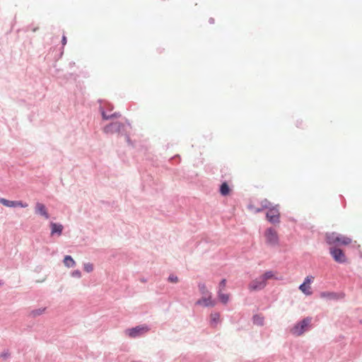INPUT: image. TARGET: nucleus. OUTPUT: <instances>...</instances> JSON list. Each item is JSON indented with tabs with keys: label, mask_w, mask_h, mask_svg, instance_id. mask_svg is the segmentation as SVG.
Listing matches in <instances>:
<instances>
[{
	"label": "nucleus",
	"mask_w": 362,
	"mask_h": 362,
	"mask_svg": "<svg viewBox=\"0 0 362 362\" xmlns=\"http://www.w3.org/2000/svg\"><path fill=\"white\" fill-rule=\"evenodd\" d=\"M198 288H199V292L204 296H209L211 295V293L209 291V290L207 289L205 284L204 283H199L198 284Z\"/></svg>",
	"instance_id": "nucleus-18"
},
{
	"label": "nucleus",
	"mask_w": 362,
	"mask_h": 362,
	"mask_svg": "<svg viewBox=\"0 0 362 362\" xmlns=\"http://www.w3.org/2000/svg\"><path fill=\"white\" fill-rule=\"evenodd\" d=\"M124 127V122H113L105 127V134H120Z\"/></svg>",
	"instance_id": "nucleus-4"
},
{
	"label": "nucleus",
	"mask_w": 362,
	"mask_h": 362,
	"mask_svg": "<svg viewBox=\"0 0 362 362\" xmlns=\"http://www.w3.org/2000/svg\"><path fill=\"white\" fill-rule=\"evenodd\" d=\"M226 279H222L221 281V282L219 283V291H221V289L226 286Z\"/></svg>",
	"instance_id": "nucleus-31"
},
{
	"label": "nucleus",
	"mask_w": 362,
	"mask_h": 362,
	"mask_svg": "<svg viewBox=\"0 0 362 362\" xmlns=\"http://www.w3.org/2000/svg\"><path fill=\"white\" fill-rule=\"evenodd\" d=\"M0 203L8 207H15V201H10L6 199L0 197Z\"/></svg>",
	"instance_id": "nucleus-22"
},
{
	"label": "nucleus",
	"mask_w": 362,
	"mask_h": 362,
	"mask_svg": "<svg viewBox=\"0 0 362 362\" xmlns=\"http://www.w3.org/2000/svg\"><path fill=\"white\" fill-rule=\"evenodd\" d=\"M338 238H339V240L336 245H348L352 241L351 238H350L347 236H344L339 233Z\"/></svg>",
	"instance_id": "nucleus-14"
},
{
	"label": "nucleus",
	"mask_w": 362,
	"mask_h": 362,
	"mask_svg": "<svg viewBox=\"0 0 362 362\" xmlns=\"http://www.w3.org/2000/svg\"><path fill=\"white\" fill-rule=\"evenodd\" d=\"M211 325L214 327L217 325L219 321L220 314L218 313H214L211 314Z\"/></svg>",
	"instance_id": "nucleus-19"
},
{
	"label": "nucleus",
	"mask_w": 362,
	"mask_h": 362,
	"mask_svg": "<svg viewBox=\"0 0 362 362\" xmlns=\"http://www.w3.org/2000/svg\"><path fill=\"white\" fill-rule=\"evenodd\" d=\"M10 356V353L8 349L4 350L0 355V357L6 360Z\"/></svg>",
	"instance_id": "nucleus-29"
},
{
	"label": "nucleus",
	"mask_w": 362,
	"mask_h": 362,
	"mask_svg": "<svg viewBox=\"0 0 362 362\" xmlns=\"http://www.w3.org/2000/svg\"><path fill=\"white\" fill-rule=\"evenodd\" d=\"M15 207L20 206L22 208H25L28 206V204L26 203H23L22 201H15Z\"/></svg>",
	"instance_id": "nucleus-30"
},
{
	"label": "nucleus",
	"mask_w": 362,
	"mask_h": 362,
	"mask_svg": "<svg viewBox=\"0 0 362 362\" xmlns=\"http://www.w3.org/2000/svg\"><path fill=\"white\" fill-rule=\"evenodd\" d=\"M83 269L85 272L90 273L93 270V265L91 263H86L83 265Z\"/></svg>",
	"instance_id": "nucleus-26"
},
{
	"label": "nucleus",
	"mask_w": 362,
	"mask_h": 362,
	"mask_svg": "<svg viewBox=\"0 0 362 362\" xmlns=\"http://www.w3.org/2000/svg\"><path fill=\"white\" fill-rule=\"evenodd\" d=\"M218 298L221 303L226 304L228 303L229 298L228 294L222 293L221 291H218Z\"/></svg>",
	"instance_id": "nucleus-24"
},
{
	"label": "nucleus",
	"mask_w": 362,
	"mask_h": 362,
	"mask_svg": "<svg viewBox=\"0 0 362 362\" xmlns=\"http://www.w3.org/2000/svg\"><path fill=\"white\" fill-rule=\"evenodd\" d=\"M344 293H336V292H330V291H323L320 293V297L323 298H326L330 300H337L339 299H342L344 297Z\"/></svg>",
	"instance_id": "nucleus-7"
},
{
	"label": "nucleus",
	"mask_w": 362,
	"mask_h": 362,
	"mask_svg": "<svg viewBox=\"0 0 362 362\" xmlns=\"http://www.w3.org/2000/svg\"><path fill=\"white\" fill-rule=\"evenodd\" d=\"M265 283L269 279H271L274 276V274L272 271H267L260 276Z\"/></svg>",
	"instance_id": "nucleus-23"
},
{
	"label": "nucleus",
	"mask_w": 362,
	"mask_h": 362,
	"mask_svg": "<svg viewBox=\"0 0 362 362\" xmlns=\"http://www.w3.org/2000/svg\"><path fill=\"white\" fill-rule=\"evenodd\" d=\"M230 187L226 182H223L219 188V192L221 195L223 196H227L230 193Z\"/></svg>",
	"instance_id": "nucleus-16"
},
{
	"label": "nucleus",
	"mask_w": 362,
	"mask_h": 362,
	"mask_svg": "<svg viewBox=\"0 0 362 362\" xmlns=\"http://www.w3.org/2000/svg\"><path fill=\"white\" fill-rule=\"evenodd\" d=\"M50 228H51V233L53 234H57L59 235H62L63 231V226L60 223H50Z\"/></svg>",
	"instance_id": "nucleus-13"
},
{
	"label": "nucleus",
	"mask_w": 362,
	"mask_h": 362,
	"mask_svg": "<svg viewBox=\"0 0 362 362\" xmlns=\"http://www.w3.org/2000/svg\"><path fill=\"white\" fill-rule=\"evenodd\" d=\"M266 213L267 220L272 224H277L280 223L279 205L276 204L267 209Z\"/></svg>",
	"instance_id": "nucleus-2"
},
{
	"label": "nucleus",
	"mask_w": 362,
	"mask_h": 362,
	"mask_svg": "<svg viewBox=\"0 0 362 362\" xmlns=\"http://www.w3.org/2000/svg\"><path fill=\"white\" fill-rule=\"evenodd\" d=\"M267 285L261 276L252 280L249 284V289L251 291H260Z\"/></svg>",
	"instance_id": "nucleus-6"
},
{
	"label": "nucleus",
	"mask_w": 362,
	"mask_h": 362,
	"mask_svg": "<svg viewBox=\"0 0 362 362\" xmlns=\"http://www.w3.org/2000/svg\"><path fill=\"white\" fill-rule=\"evenodd\" d=\"M63 262L68 268L74 267L76 265V262L70 255H66L64 258Z\"/></svg>",
	"instance_id": "nucleus-15"
},
{
	"label": "nucleus",
	"mask_w": 362,
	"mask_h": 362,
	"mask_svg": "<svg viewBox=\"0 0 362 362\" xmlns=\"http://www.w3.org/2000/svg\"><path fill=\"white\" fill-rule=\"evenodd\" d=\"M339 233L336 232L327 233L325 235L326 243L328 245H337L339 242Z\"/></svg>",
	"instance_id": "nucleus-10"
},
{
	"label": "nucleus",
	"mask_w": 362,
	"mask_h": 362,
	"mask_svg": "<svg viewBox=\"0 0 362 362\" xmlns=\"http://www.w3.org/2000/svg\"><path fill=\"white\" fill-rule=\"evenodd\" d=\"M102 116L103 119L107 120V119H113L118 118L121 117V115L118 112H115L113 114H107V112L103 111L102 112Z\"/></svg>",
	"instance_id": "nucleus-17"
},
{
	"label": "nucleus",
	"mask_w": 362,
	"mask_h": 362,
	"mask_svg": "<svg viewBox=\"0 0 362 362\" xmlns=\"http://www.w3.org/2000/svg\"><path fill=\"white\" fill-rule=\"evenodd\" d=\"M313 279V276H307L305 279V281L303 284H301L299 286V289L305 295L309 296L312 294V292L310 291L309 284L312 281Z\"/></svg>",
	"instance_id": "nucleus-9"
},
{
	"label": "nucleus",
	"mask_w": 362,
	"mask_h": 362,
	"mask_svg": "<svg viewBox=\"0 0 362 362\" xmlns=\"http://www.w3.org/2000/svg\"><path fill=\"white\" fill-rule=\"evenodd\" d=\"M45 309H46L45 308H38V309L33 310L32 311H30L29 315L32 317H36L37 316L42 315L44 313V312L45 311Z\"/></svg>",
	"instance_id": "nucleus-20"
},
{
	"label": "nucleus",
	"mask_w": 362,
	"mask_h": 362,
	"mask_svg": "<svg viewBox=\"0 0 362 362\" xmlns=\"http://www.w3.org/2000/svg\"><path fill=\"white\" fill-rule=\"evenodd\" d=\"M4 284V282L2 281H0V286Z\"/></svg>",
	"instance_id": "nucleus-36"
},
{
	"label": "nucleus",
	"mask_w": 362,
	"mask_h": 362,
	"mask_svg": "<svg viewBox=\"0 0 362 362\" xmlns=\"http://www.w3.org/2000/svg\"><path fill=\"white\" fill-rule=\"evenodd\" d=\"M35 213L37 215L43 216L45 219L49 218V214L47 212L45 204L37 202L35 206Z\"/></svg>",
	"instance_id": "nucleus-8"
},
{
	"label": "nucleus",
	"mask_w": 362,
	"mask_h": 362,
	"mask_svg": "<svg viewBox=\"0 0 362 362\" xmlns=\"http://www.w3.org/2000/svg\"><path fill=\"white\" fill-rule=\"evenodd\" d=\"M329 253L336 262L339 264L347 262V258L341 249L337 247H331L329 248Z\"/></svg>",
	"instance_id": "nucleus-3"
},
{
	"label": "nucleus",
	"mask_w": 362,
	"mask_h": 362,
	"mask_svg": "<svg viewBox=\"0 0 362 362\" xmlns=\"http://www.w3.org/2000/svg\"><path fill=\"white\" fill-rule=\"evenodd\" d=\"M143 330H144V327H141L140 326H136L132 329H127V332L130 337L135 338V337L139 336Z\"/></svg>",
	"instance_id": "nucleus-12"
},
{
	"label": "nucleus",
	"mask_w": 362,
	"mask_h": 362,
	"mask_svg": "<svg viewBox=\"0 0 362 362\" xmlns=\"http://www.w3.org/2000/svg\"><path fill=\"white\" fill-rule=\"evenodd\" d=\"M66 43V37L65 36H63L62 37V44L64 45Z\"/></svg>",
	"instance_id": "nucleus-32"
},
{
	"label": "nucleus",
	"mask_w": 362,
	"mask_h": 362,
	"mask_svg": "<svg viewBox=\"0 0 362 362\" xmlns=\"http://www.w3.org/2000/svg\"><path fill=\"white\" fill-rule=\"evenodd\" d=\"M253 323L255 325L262 326L264 325V317L259 315H255L252 317Z\"/></svg>",
	"instance_id": "nucleus-21"
},
{
	"label": "nucleus",
	"mask_w": 362,
	"mask_h": 362,
	"mask_svg": "<svg viewBox=\"0 0 362 362\" xmlns=\"http://www.w3.org/2000/svg\"><path fill=\"white\" fill-rule=\"evenodd\" d=\"M168 280L171 282V283H177L178 281V278L177 276L174 275V274H170L169 276H168Z\"/></svg>",
	"instance_id": "nucleus-28"
},
{
	"label": "nucleus",
	"mask_w": 362,
	"mask_h": 362,
	"mask_svg": "<svg viewBox=\"0 0 362 362\" xmlns=\"http://www.w3.org/2000/svg\"><path fill=\"white\" fill-rule=\"evenodd\" d=\"M127 138V141L129 144H132V141H131V139H130V137L129 136H127L126 137Z\"/></svg>",
	"instance_id": "nucleus-33"
},
{
	"label": "nucleus",
	"mask_w": 362,
	"mask_h": 362,
	"mask_svg": "<svg viewBox=\"0 0 362 362\" xmlns=\"http://www.w3.org/2000/svg\"><path fill=\"white\" fill-rule=\"evenodd\" d=\"M71 276L74 278H81V272L80 270L76 269L71 272Z\"/></svg>",
	"instance_id": "nucleus-27"
},
{
	"label": "nucleus",
	"mask_w": 362,
	"mask_h": 362,
	"mask_svg": "<svg viewBox=\"0 0 362 362\" xmlns=\"http://www.w3.org/2000/svg\"><path fill=\"white\" fill-rule=\"evenodd\" d=\"M313 318L306 317L302 320L298 322L291 329L290 332L293 335L299 337L308 330Z\"/></svg>",
	"instance_id": "nucleus-1"
},
{
	"label": "nucleus",
	"mask_w": 362,
	"mask_h": 362,
	"mask_svg": "<svg viewBox=\"0 0 362 362\" xmlns=\"http://www.w3.org/2000/svg\"><path fill=\"white\" fill-rule=\"evenodd\" d=\"M177 158L178 159H180V156H179V155H177V156H175V157H173V158H172V159H175V158Z\"/></svg>",
	"instance_id": "nucleus-35"
},
{
	"label": "nucleus",
	"mask_w": 362,
	"mask_h": 362,
	"mask_svg": "<svg viewBox=\"0 0 362 362\" xmlns=\"http://www.w3.org/2000/svg\"><path fill=\"white\" fill-rule=\"evenodd\" d=\"M260 205L264 209H267L273 206L272 204L267 199H264L263 200H262L260 202Z\"/></svg>",
	"instance_id": "nucleus-25"
},
{
	"label": "nucleus",
	"mask_w": 362,
	"mask_h": 362,
	"mask_svg": "<svg viewBox=\"0 0 362 362\" xmlns=\"http://www.w3.org/2000/svg\"><path fill=\"white\" fill-rule=\"evenodd\" d=\"M264 209H262V207L261 206V208H258L256 209V212H260L263 210Z\"/></svg>",
	"instance_id": "nucleus-34"
},
{
	"label": "nucleus",
	"mask_w": 362,
	"mask_h": 362,
	"mask_svg": "<svg viewBox=\"0 0 362 362\" xmlns=\"http://www.w3.org/2000/svg\"><path fill=\"white\" fill-rule=\"evenodd\" d=\"M211 295L203 296L199 299L197 302V305H203L205 307H214L215 303L211 299Z\"/></svg>",
	"instance_id": "nucleus-11"
},
{
	"label": "nucleus",
	"mask_w": 362,
	"mask_h": 362,
	"mask_svg": "<svg viewBox=\"0 0 362 362\" xmlns=\"http://www.w3.org/2000/svg\"><path fill=\"white\" fill-rule=\"evenodd\" d=\"M267 243L271 245H276L279 243V237L276 230L272 228H268L264 233Z\"/></svg>",
	"instance_id": "nucleus-5"
}]
</instances>
